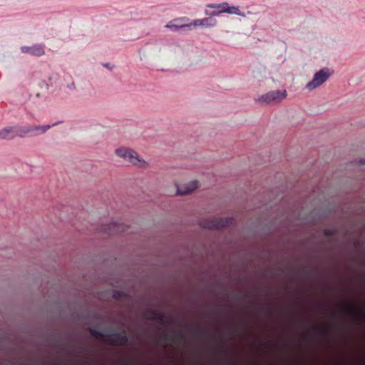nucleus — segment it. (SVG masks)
<instances>
[{
    "instance_id": "7",
    "label": "nucleus",
    "mask_w": 365,
    "mask_h": 365,
    "mask_svg": "<svg viewBox=\"0 0 365 365\" xmlns=\"http://www.w3.org/2000/svg\"><path fill=\"white\" fill-rule=\"evenodd\" d=\"M25 137L24 128L21 126L6 127L0 130V139L11 140L15 137Z\"/></svg>"
},
{
    "instance_id": "11",
    "label": "nucleus",
    "mask_w": 365,
    "mask_h": 365,
    "mask_svg": "<svg viewBox=\"0 0 365 365\" xmlns=\"http://www.w3.org/2000/svg\"><path fill=\"white\" fill-rule=\"evenodd\" d=\"M199 186V182L197 180H193L190 182L189 183L184 184L182 185H176L177 188V194L178 195H187L195 190H196Z\"/></svg>"
},
{
    "instance_id": "24",
    "label": "nucleus",
    "mask_w": 365,
    "mask_h": 365,
    "mask_svg": "<svg viewBox=\"0 0 365 365\" xmlns=\"http://www.w3.org/2000/svg\"><path fill=\"white\" fill-rule=\"evenodd\" d=\"M103 66H104L106 68H109V66H108V63H105V64H103Z\"/></svg>"
},
{
    "instance_id": "8",
    "label": "nucleus",
    "mask_w": 365,
    "mask_h": 365,
    "mask_svg": "<svg viewBox=\"0 0 365 365\" xmlns=\"http://www.w3.org/2000/svg\"><path fill=\"white\" fill-rule=\"evenodd\" d=\"M58 123H53L52 125H32V126H25L24 128V132L25 133V137L27 135H37L38 134H42L46 133L48 130H49L52 126L56 125Z\"/></svg>"
},
{
    "instance_id": "13",
    "label": "nucleus",
    "mask_w": 365,
    "mask_h": 365,
    "mask_svg": "<svg viewBox=\"0 0 365 365\" xmlns=\"http://www.w3.org/2000/svg\"><path fill=\"white\" fill-rule=\"evenodd\" d=\"M188 19L186 17H182L178 19H175L173 21H169L165 27L170 29H178L181 28H187L190 27L189 24H184V22L187 21Z\"/></svg>"
},
{
    "instance_id": "5",
    "label": "nucleus",
    "mask_w": 365,
    "mask_h": 365,
    "mask_svg": "<svg viewBox=\"0 0 365 365\" xmlns=\"http://www.w3.org/2000/svg\"><path fill=\"white\" fill-rule=\"evenodd\" d=\"M232 218H212L202 222L201 226L209 230L221 229L228 227L233 223Z\"/></svg>"
},
{
    "instance_id": "2",
    "label": "nucleus",
    "mask_w": 365,
    "mask_h": 365,
    "mask_svg": "<svg viewBox=\"0 0 365 365\" xmlns=\"http://www.w3.org/2000/svg\"><path fill=\"white\" fill-rule=\"evenodd\" d=\"M115 154L125 160L126 162L133 164V165H136L140 168L145 167L147 165V163L140 159L138 155V153L130 148H120L115 150Z\"/></svg>"
},
{
    "instance_id": "15",
    "label": "nucleus",
    "mask_w": 365,
    "mask_h": 365,
    "mask_svg": "<svg viewBox=\"0 0 365 365\" xmlns=\"http://www.w3.org/2000/svg\"><path fill=\"white\" fill-rule=\"evenodd\" d=\"M154 321H156L160 324H164L168 322V319L165 314L159 312H157V315L155 316Z\"/></svg>"
},
{
    "instance_id": "22",
    "label": "nucleus",
    "mask_w": 365,
    "mask_h": 365,
    "mask_svg": "<svg viewBox=\"0 0 365 365\" xmlns=\"http://www.w3.org/2000/svg\"><path fill=\"white\" fill-rule=\"evenodd\" d=\"M360 163H361V164H363V165L365 164V159H361L360 160Z\"/></svg>"
},
{
    "instance_id": "20",
    "label": "nucleus",
    "mask_w": 365,
    "mask_h": 365,
    "mask_svg": "<svg viewBox=\"0 0 365 365\" xmlns=\"http://www.w3.org/2000/svg\"><path fill=\"white\" fill-rule=\"evenodd\" d=\"M120 296H121V292H115V293H114V294H113V297H114L115 299H120Z\"/></svg>"
},
{
    "instance_id": "19",
    "label": "nucleus",
    "mask_w": 365,
    "mask_h": 365,
    "mask_svg": "<svg viewBox=\"0 0 365 365\" xmlns=\"http://www.w3.org/2000/svg\"><path fill=\"white\" fill-rule=\"evenodd\" d=\"M163 341H170V340H171V339H170V336H169L168 334H164L163 335Z\"/></svg>"
},
{
    "instance_id": "12",
    "label": "nucleus",
    "mask_w": 365,
    "mask_h": 365,
    "mask_svg": "<svg viewBox=\"0 0 365 365\" xmlns=\"http://www.w3.org/2000/svg\"><path fill=\"white\" fill-rule=\"evenodd\" d=\"M22 53H30L33 56H41L44 54V48L42 45L36 44L32 46H22L21 48Z\"/></svg>"
},
{
    "instance_id": "16",
    "label": "nucleus",
    "mask_w": 365,
    "mask_h": 365,
    "mask_svg": "<svg viewBox=\"0 0 365 365\" xmlns=\"http://www.w3.org/2000/svg\"><path fill=\"white\" fill-rule=\"evenodd\" d=\"M225 6H226L225 4V3H222V4H209L207 5V7L210 8V9H219L223 10Z\"/></svg>"
},
{
    "instance_id": "3",
    "label": "nucleus",
    "mask_w": 365,
    "mask_h": 365,
    "mask_svg": "<svg viewBox=\"0 0 365 365\" xmlns=\"http://www.w3.org/2000/svg\"><path fill=\"white\" fill-rule=\"evenodd\" d=\"M287 97L286 91H272L267 93L261 96L258 98V102L265 104L277 103L281 102Z\"/></svg>"
},
{
    "instance_id": "1",
    "label": "nucleus",
    "mask_w": 365,
    "mask_h": 365,
    "mask_svg": "<svg viewBox=\"0 0 365 365\" xmlns=\"http://www.w3.org/2000/svg\"><path fill=\"white\" fill-rule=\"evenodd\" d=\"M89 332L94 338L106 341L113 346H125L128 343V336L123 332H102L95 328H90Z\"/></svg>"
},
{
    "instance_id": "21",
    "label": "nucleus",
    "mask_w": 365,
    "mask_h": 365,
    "mask_svg": "<svg viewBox=\"0 0 365 365\" xmlns=\"http://www.w3.org/2000/svg\"><path fill=\"white\" fill-rule=\"evenodd\" d=\"M177 339L179 340V341H181L182 339V334L181 333H178L177 334Z\"/></svg>"
},
{
    "instance_id": "14",
    "label": "nucleus",
    "mask_w": 365,
    "mask_h": 365,
    "mask_svg": "<svg viewBox=\"0 0 365 365\" xmlns=\"http://www.w3.org/2000/svg\"><path fill=\"white\" fill-rule=\"evenodd\" d=\"M225 4L226 6H225L224 9L222 10V11H223L224 13H228V14H231L242 16V14L238 7L230 6L229 4L225 2Z\"/></svg>"
},
{
    "instance_id": "9",
    "label": "nucleus",
    "mask_w": 365,
    "mask_h": 365,
    "mask_svg": "<svg viewBox=\"0 0 365 365\" xmlns=\"http://www.w3.org/2000/svg\"><path fill=\"white\" fill-rule=\"evenodd\" d=\"M128 228V227L125 225L112 222L104 225L102 227V231L108 235H113L124 232Z\"/></svg>"
},
{
    "instance_id": "18",
    "label": "nucleus",
    "mask_w": 365,
    "mask_h": 365,
    "mask_svg": "<svg viewBox=\"0 0 365 365\" xmlns=\"http://www.w3.org/2000/svg\"><path fill=\"white\" fill-rule=\"evenodd\" d=\"M205 14L206 15H210V16H218L220 15V14L222 13H224L223 11H222V9H220L218 11H214L212 12H208L207 11H205Z\"/></svg>"
},
{
    "instance_id": "6",
    "label": "nucleus",
    "mask_w": 365,
    "mask_h": 365,
    "mask_svg": "<svg viewBox=\"0 0 365 365\" xmlns=\"http://www.w3.org/2000/svg\"><path fill=\"white\" fill-rule=\"evenodd\" d=\"M342 311L345 314L351 317L356 322L361 323L365 322V313L364 306L356 309L352 305L345 304L342 307Z\"/></svg>"
},
{
    "instance_id": "17",
    "label": "nucleus",
    "mask_w": 365,
    "mask_h": 365,
    "mask_svg": "<svg viewBox=\"0 0 365 365\" xmlns=\"http://www.w3.org/2000/svg\"><path fill=\"white\" fill-rule=\"evenodd\" d=\"M157 312L155 310H149L146 312L145 317L148 319L155 320V316L157 315Z\"/></svg>"
},
{
    "instance_id": "4",
    "label": "nucleus",
    "mask_w": 365,
    "mask_h": 365,
    "mask_svg": "<svg viewBox=\"0 0 365 365\" xmlns=\"http://www.w3.org/2000/svg\"><path fill=\"white\" fill-rule=\"evenodd\" d=\"M331 76L327 68L322 69L317 72L311 81L307 83L306 87L308 90L312 91L322 85Z\"/></svg>"
},
{
    "instance_id": "23",
    "label": "nucleus",
    "mask_w": 365,
    "mask_h": 365,
    "mask_svg": "<svg viewBox=\"0 0 365 365\" xmlns=\"http://www.w3.org/2000/svg\"><path fill=\"white\" fill-rule=\"evenodd\" d=\"M197 331L200 333H204L205 331L202 329H197Z\"/></svg>"
},
{
    "instance_id": "10",
    "label": "nucleus",
    "mask_w": 365,
    "mask_h": 365,
    "mask_svg": "<svg viewBox=\"0 0 365 365\" xmlns=\"http://www.w3.org/2000/svg\"><path fill=\"white\" fill-rule=\"evenodd\" d=\"M190 27L202 26L205 28L213 27L217 24V20L212 17H206L202 19H195L189 23Z\"/></svg>"
}]
</instances>
